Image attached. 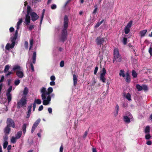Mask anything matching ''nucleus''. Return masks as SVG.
Masks as SVG:
<instances>
[{
	"mask_svg": "<svg viewBox=\"0 0 152 152\" xmlns=\"http://www.w3.org/2000/svg\"><path fill=\"white\" fill-rule=\"evenodd\" d=\"M12 89V86H10L7 91L6 94H11L10 92L11 91Z\"/></svg>",
	"mask_w": 152,
	"mask_h": 152,
	"instance_id": "a19ab883",
	"label": "nucleus"
},
{
	"mask_svg": "<svg viewBox=\"0 0 152 152\" xmlns=\"http://www.w3.org/2000/svg\"><path fill=\"white\" fill-rule=\"evenodd\" d=\"M40 119L39 118L33 124L31 130V132L32 133H33L34 132L35 129L37 128L40 123Z\"/></svg>",
	"mask_w": 152,
	"mask_h": 152,
	"instance_id": "4468645a",
	"label": "nucleus"
},
{
	"mask_svg": "<svg viewBox=\"0 0 152 152\" xmlns=\"http://www.w3.org/2000/svg\"><path fill=\"white\" fill-rule=\"evenodd\" d=\"M46 96H45V98L44 99H42V97H41L42 99L43 100L42 102L43 104L45 105H46L49 104L51 99V97L50 95H48L47 98Z\"/></svg>",
	"mask_w": 152,
	"mask_h": 152,
	"instance_id": "1a4fd4ad",
	"label": "nucleus"
},
{
	"mask_svg": "<svg viewBox=\"0 0 152 152\" xmlns=\"http://www.w3.org/2000/svg\"><path fill=\"white\" fill-rule=\"evenodd\" d=\"M106 71L104 68H103L102 69V73L100 74V80L102 81L103 83H105L106 78L104 76L105 75Z\"/></svg>",
	"mask_w": 152,
	"mask_h": 152,
	"instance_id": "9d476101",
	"label": "nucleus"
},
{
	"mask_svg": "<svg viewBox=\"0 0 152 152\" xmlns=\"http://www.w3.org/2000/svg\"><path fill=\"white\" fill-rule=\"evenodd\" d=\"M18 31L16 30L15 32V34L11 37V42H12L11 44V47L14 48L15 45V42L18 34Z\"/></svg>",
	"mask_w": 152,
	"mask_h": 152,
	"instance_id": "423d86ee",
	"label": "nucleus"
},
{
	"mask_svg": "<svg viewBox=\"0 0 152 152\" xmlns=\"http://www.w3.org/2000/svg\"><path fill=\"white\" fill-rule=\"evenodd\" d=\"M73 85L74 86H75L77 83V77L76 75L74 74L73 75Z\"/></svg>",
	"mask_w": 152,
	"mask_h": 152,
	"instance_id": "6ab92c4d",
	"label": "nucleus"
},
{
	"mask_svg": "<svg viewBox=\"0 0 152 152\" xmlns=\"http://www.w3.org/2000/svg\"><path fill=\"white\" fill-rule=\"evenodd\" d=\"M32 63L34 64L36 63V53L35 51L33 52L32 56Z\"/></svg>",
	"mask_w": 152,
	"mask_h": 152,
	"instance_id": "aec40b11",
	"label": "nucleus"
},
{
	"mask_svg": "<svg viewBox=\"0 0 152 152\" xmlns=\"http://www.w3.org/2000/svg\"><path fill=\"white\" fill-rule=\"evenodd\" d=\"M101 24L99 23V22H97L96 25L95 26V28H97Z\"/></svg>",
	"mask_w": 152,
	"mask_h": 152,
	"instance_id": "0e129e2a",
	"label": "nucleus"
},
{
	"mask_svg": "<svg viewBox=\"0 0 152 152\" xmlns=\"http://www.w3.org/2000/svg\"><path fill=\"white\" fill-rule=\"evenodd\" d=\"M32 104L31 103L28 107V108H27L28 112H27V115L26 116V118H28L30 116L31 111V108H32Z\"/></svg>",
	"mask_w": 152,
	"mask_h": 152,
	"instance_id": "dca6fc26",
	"label": "nucleus"
},
{
	"mask_svg": "<svg viewBox=\"0 0 152 152\" xmlns=\"http://www.w3.org/2000/svg\"><path fill=\"white\" fill-rule=\"evenodd\" d=\"M152 144V142L151 141L149 140L148 141L146 142V144L148 145H151Z\"/></svg>",
	"mask_w": 152,
	"mask_h": 152,
	"instance_id": "052dcab7",
	"label": "nucleus"
},
{
	"mask_svg": "<svg viewBox=\"0 0 152 152\" xmlns=\"http://www.w3.org/2000/svg\"><path fill=\"white\" fill-rule=\"evenodd\" d=\"M57 7L56 5L54 4H52L51 6V8L52 10H54Z\"/></svg>",
	"mask_w": 152,
	"mask_h": 152,
	"instance_id": "8fccbe9b",
	"label": "nucleus"
},
{
	"mask_svg": "<svg viewBox=\"0 0 152 152\" xmlns=\"http://www.w3.org/2000/svg\"><path fill=\"white\" fill-rule=\"evenodd\" d=\"M7 126L12 127L13 128L15 127V123L14 121L10 118H8L7 121Z\"/></svg>",
	"mask_w": 152,
	"mask_h": 152,
	"instance_id": "ddd939ff",
	"label": "nucleus"
},
{
	"mask_svg": "<svg viewBox=\"0 0 152 152\" xmlns=\"http://www.w3.org/2000/svg\"><path fill=\"white\" fill-rule=\"evenodd\" d=\"M120 72L119 74V75L120 76H122L123 77H124L125 76V75L124 74V70H121L120 71Z\"/></svg>",
	"mask_w": 152,
	"mask_h": 152,
	"instance_id": "4c0bfd02",
	"label": "nucleus"
},
{
	"mask_svg": "<svg viewBox=\"0 0 152 152\" xmlns=\"http://www.w3.org/2000/svg\"><path fill=\"white\" fill-rule=\"evenodd\" d=\"M69 23V19L67 16H64V28L62 30L61 34L60 37V41L64 42L67 39V29L68 27Z\"/></svg>",
	"mask_w": 152,
	"mask_h": 152,
	"instance_id": "f257e3e1",
	"label": "nucleus"
},
{
	"mask_svg": "<svg viewBox=\"0 0 152 152\" xmlns=\"http://www.w3.org/2000/svg\"><path fill=\"white\" fill-rule=\"evenodd\" d=\"M16 139H17L15 137H12L11 139V142L14 143H15L16 142Z\"/></svg>",
	"mask_w": 152,
	"mask_h": 152,
	"instance_id": "c9c22d12",
	"label": "nucleus"
},
{
	"mask_svg": "<svg viewBox=\"0 0 152 152\" xmlns=\"http://www.w3.org/2000/svg\"><path fill=\"white\" fill-rule=\"evenodd\" d=\"M151 137V136L149 134H146L145 135V137L146 139L148 140L150 139Z\"/></svg>",
	"mask_w": 152,
	"mask_h": 152,
	"instance_id": "49530a36",
	"label": "nucleus"
},
{
	"mask_svg": "<svg viewBox=\"0 0 152 152\" xmlns=\"http://www.w3.org/2000/svg\"><path fill=\"white\" fill-rule=\"evenodd\" d=\"M54 81H52L50 82V86H53L55 85V83Z\"/></svg>",
	"mask_w": 152,
	"mask_h": 152,
	"instance_id": "bf43d9fd",
	"label": "nucleus"
},
{
	"mask_svg": "<svg viewBox=\"0 0 152 152\" xmlns=\"http://www.w3.org/2000/svg\"><path fill=\"white\" fill-rule=\"evenodd\" d=\"M119 109V106L118 104H117L115 108V113H114V115L115 116H117L118 114V110Z\"/></svg>",
	"mask_w": 152,
	"mask_h": 152,
	"instance_id": "393cba45",
	"label": "nucleus"
},
{
	"mask_svg": "<svg viewBox=\"0 0 152 152\" xmlns=\"http://www.w3.org/2000/svg\"><path fill=\"white\" fill-rule=\"evenodd\" d=\"M34 103H35V104H41V101L39 99H36L35 100Z\"/></svg>",
	"mask_w": 152,
	"mask_h": 152,
	"instance_id": "72a5a7b5",
	"label": "nucleus"
},
{
	"mask_svg": "<svg viewBox=\"0 0 152 152\" xmlns=\"http://www.w3.org/2000/svg\"><path fill=\"white\" fill-rule=\"evenodd\" d=\"M94 7H95V9L94 10V11L93 12V13L94 14H95L96 13L98 8L96 6H95Z\"/></svg>",
	"mask_w": 152,
	"mask_h": 152,
	"instance_id": "4d7b16f0",
	"label": "nucleus"
},
{
	"mask_svg": "<svg viewBox=\"0 0 152 152\" xmlns=\"http://www.w3.org/2000/svg\"><path fill=\"white\" fill-rule=\"evenodd\" d=\"M88 134V132L87 131H86L84 133L83 136V138H85L86 137Z\"/></svg>",
	"mask_w": 152,
	"mask_h": 152,
	"instance_id": "5fc2aeb1",
	"label": "nucleus"
},
{
	"mask_svg": "<svg viewBox=\"0 0 152 152\" xmlns=\"http://www.w3.org/2000/svg\"><path fill=\"white\" fill-rule=\"evenodd\" d=\"M29 15L31 18V20L34 22L37 20L39 18V16L35 12H31Z\"/></svg>",
	"mask_w": 152,
	"mask_h": 152,
	"instance_id": "f8f14e48",
	"label": "nucleus"
},
{
	"mask_svg": "<svg viewBox=\"0 0 152 152\" xmlns=\"http://www.w3.org/2000/svg\"><path fill=\"white\" fill-rule=\"evenodd\" d=\"M27 98L26 96L22 97L17 102V108H20L26 105L27 103Z\"/></svg>",
	"mask_w": 152,
	"mask_h": 152,
	"instance_id": "39448f33",
	"label": "nucleus"
},
{
	"mask_svg": "<svg viewBox=\"0 0 152 152\" xmlns=\"http://www.w3.org/2000/svg\"><path fill=\"white\" fill-rule=\"evenodd\" d=\"M11 44L10 45V43H7L5 47V49L7 50H10V48L12 49L13 48H12L11 47Z\"/></svg>",
	"mask_w": 152,
	"mask_h": 152,
	"instance_id": "c85d7f7f",
	"label": "nucleus"
},
{
	"mask_svg": "<svg viewBox=\"0 0 152 152\" xmlns=\"http://www.w3.org/2000/svg\"><path fill=\"white\" fill-rule=\"evenodd\" d=\"M11 131V129L9 127L7 126L4 129V132L5 134H8Z\"/></svg>",
	"mask_w": 152,
	"mask_h": 152,
	"instance_id": "f3484780",
	"label": "nucleus"
},
{
	"mask_svg": "<svg viewBox=\"0 0 152 152\" xmlns=\"http://www.w3.org/2000/svg\"><path fill=\"white\" fill-rule=\"evenodd\" d=\"M22 21H23V20H22V18H20L19 20L18 21L17 23V26H16V28H17L16 30H18V29L19 28L20 25L22 23Z\"/></svg>",
	"mask_w": 152,
	"mask_h": 152,
	"instance_id": "412c9836",
	"label": "nucleus"
},
{
	"mask_svg": "<svg viewBox=\"0 0 152 152\" xmlns=\"http://www.w3.org/2000/svg\"><path fill=\"white\" fill-rule=\"evenodd\" d=\"M104 41V38H102L101 36L97 37L95 40L96 43L97 45H103Z\"/></svg>",
	"mask_w": 152,
	"mask_h": 152,
	"instance_id": "6e6552de",
	"label": "nucleus"
},
{
	"mask_svg": "<svg viewBox=\"0 0 152 152\" xmlns=\"http://www.w3.org/2000/svg\"><path fill=\"white\" fill-rule=\"evenodd\" d=\"M20 81L18 79L15 81L14 84L15 86L18 85L20 83Z\"/></svg>",
	"mask_w": 152,
	"mask_h": 152,
	"instance_id": "c03bdc74",
	"label": "nucleus"
},
{
	"mask_svg": "<svg viewBox=\"0 0 152 152\" xmlns=\"http://www.w3.org/2000/svg\"><path fill=\"white\" fill-rule=\"evenodd\" d=\"M9 30L10 32H12L14 31V29L13 27H11L10 28Z\"/></svg>",
	"mask_w": 152,
	"mask_h": 152,
	"instance_id": "338daca9",
	"label": "nucleus"
},
{
	"mask_svg": "<svg viewBox=\"0 0 152 152\" xmlns=\"http://www.w3.org/2000/svg\"><path fill=\"white\" fill-rule=\"evenodd\" d=\"M132 75L134 78H136L137 76V74L134 70H133L132 71Z\"/></svg>",
	"mask_w": 152,
	"mask_h": 152,
	"instance_id": "2f4dec72",
	"label": "nucleus"
},
{
	"mask_svg": "<svg viewBox=\"0 0 152 152\" xmlns=\"http://www.w3.org/2000/svg\"><path fill=\"white\" fill-rule=\"evenodd\" d=\"M48 110L50 113H51L52 112V109L51 107H49L48 108Z\"/></svg>",
	"mask_w": 152,
	"mask_h": 152,
	"instance_id": "680f3d73",
	"label": "nucleus"
},
{
	"mask_svg": "<svg viewBox=\"0 0 152 152\" xmlns=\"http://www.w3.org/2000/svg\"><path fill=\"white\" fill-rule=\"evenodd\" d=\"M147 32V30L145 29L143 30L142 31H141L140 32V36L141 37H144L146 33Z\"/></svg>",
	"mask_w": 152,
	"mask_h": 152,
	"instance_id": "cd10ccee",
	"label": "nucleus"
},
{
	"mask_svg": "<svg viewBox=\"0 0 152 152\" xmlns=\"http://www.w3.org/2000/svg\"><path fill=\"white\" fill-rule=\"evenodd\" d=\"M53 90L52 87H49L48 89V91H46V88L42 87L41 89L40 92L42 93L41 97L42 99L45 98V96L50 95V94L53 91Z\"/></svg>",
	"mask_w": 152,
	"mask_h": 152,
	"instance_id": "f03ea898",
	"label": "nucleus"
},
{
	"mask_svg": "<svg viewBox=\"0 0 152 152\" xmlns=\"http://www.w3.org/2000/svg\"><path fill=\"white\" fill-rule=\"evenodd\" d=\"M45 11V10L43 9L42 12L41 17V19H40V25H41L42 23V21L43 20L44 17Z\"/></svg>",
	"mask_w": 152,
	"mask_h": 152,
	"instance_id": "bb28decb",
	"label": "nucleus"
},
{
	"mask_svg": "<svg viewBox=\"0 0 152 152\" xmlns=\"http://www.w3.org/2000/svg\"><path fill=\"white\" fill-rule=\"evenodd\" d=\"M16 75L19 78H23L24 76V73L23 70H16Z\"/></svg>",
	"mask_w": 152,
	"mask_h": 152,
	"instance_id": "2eb2a0df",
	"label": "nucleus"
},
{
	"mask_svg": "<svg viewBox=\"0 0 152 152\" xmlns=\"http://www.w3.org/2000/svg\"><path fill=\"white\" fill-rule=\"evenodd\" d=\"M3 147L4 149L6 148L7 147L8 142L7 141L4 142Z\"/></svg>",
	"mask_w": 152,
	"mask_h": 152,
	"instance_id": "ea45409f",
	"label": "nucleus"
},
{
	"mask_svg": "<svg viewBox=\"0 0 152 152\" xmlns=\"http://www.w3.org/2000/svg\"><path fill=\"white\" fill-rule=\"evenodd\" d=\"M60 65L61 67H63L64 65V61H61L60 62Z\"/></svg>",
	"mask_w": 152,
	"mask_h": 152,
	"instance_id": "603ef678",
	"label": "nucleus"
},
{
	"mask_svg": "<svg viewBox=\"0 0 152 152\" xmlns=\"http://www.w3.org/2000/svg\"><path fill=\"white\" fill-rule=\"evenodd\" d=\"M126 81L127 82L129 83L131 81V78L128 72H126Z\"/></svg>",
	"mask_w": 152,
	"mask_h": 152,
	"instance_id": "a211bd4d",
	"label": "nucleus"
},
{
	"mask_svg": "<svg viewBox=\"0 0 152 152\" xmlns=\"http://www.w3.org/2000/svg\"><path fill=\"white\" fill-rule=\"evenodd\" d=\"M63 146L62 145H61L60 148V152H63Z\"/></svg>",
	"mask_w": 152,
	"mask_h": 152,
	"instance_id": "e2e57ef3",
	"label": "nucleus"
},
{
	"mask_svg": "<svg viewBox=\"0 0 152 152\" xmlns=\"http://www.w3.org/2000/svg\"><path fill=\"white\" fill-rule=\"evenodd\" d=\"M150 132V127L149 126H147L145 129V133H149Z\"/></svg>",
	"mask_w": 152,
	"mask_h": 152,
	"instance_id": "c756f323",
	"label": "nucleus"
},
{
	"mask_svg": "<svg viewBox=\"0 0 152 152\" xmlns=\"http://www.w3.org/2000/svg\"><path fill=\"white\" fill-rule=\"evenodd\" d=\"M124 120L126 123H129L130 122V118L127 116H125L123 117Z\"/></svg>",
	"mask_w": 152,
	"mask_h": 152,
	"instance_id": "4be33fe9",
	"label": "nucleus"
},
{
	"mask_svg": "<svg viewBox=\"0 0 152 152\" xmlns=\"http://www.w3.org/2000/svg\"><path fill=\"white\" fill-rule=\"evenodd\" d=\"M133 21H130L127 24L126 26L124 28V32L125 34H127L130 32V28L132 26Z\"/></svg>",
	"mask_w": 152,
	"mask_h": 152,
	"instance_id": "9b49d317",
	"label": "nucleus"
},
{
	"mask_svg": "<svg viewBox=\"0 0 152 152\" xmlns=\"http://www.w3.org/2000/svg\"><path fill=\"white\" fill-rule=\"evenodd\" d=\"M30 67H31V69L32 70V72H34V66L33 64H32V63H30Z\"/></svg>",
	"mask_w": 152,
	"mask_h": 152,
	"instance_id": "09e8293b",
	"label": "nucleus"
},
{
	"mask_svg": "<svg viewBox=\"0 0 152 152\" xmlns=\"http://www.w3.org/2000/svg\"><path fill=\"white\" fill-rule=\"evenodd\" d=\"M21 68L20 66L18 65L14 66L12 69L15 72L16 70H21Z\"/></svg>",
	"mask_w": 152,
	"mask_h": 152,
	"instance_id": "a878e982",
	"label": "nucleus"
},
{
	"mask_svg": "<svg viewBox=\"0 0 152 152\" xmlns=\"http://www.w3.org/2000/svg\"><path fill=\"white\" fill-rule=\"evenodd\" d=\"M50 79L52 81H54L56 79V78L54 75H52L50 77Z\"/></svg>",
	"mask_w": 152,
	"mask_h": 152,
	"instance_id": "6e6d98bb",
	"label": "nucleus"
},
{
	"mask_svg": "<svg viewBox=\"0 0 152 152\" xmlns=\"http://www.w3.org/2000/svg\"><path fill=\"white\" fill-rule=\"evenodd\" d=\"M28 88L26 87L24 88L23 92V95H25V96H26V95H27V94L28 93Z\"/></svg>",
	"mask_w": 152,
	"mask_h": 152,
	"instance_id": "7c9ffc66",
	"label": "nucleus"
},
{
	"mask_svg": "<svg viewBox=\"0 0 152 152\" xmlns=\"http://www.w3.org/2000/svg\"><path fill=\"white\" fill-rule=\"evenodd\" d=\"M43 106L42 105H41L39 107L38 110L39 111H41L43 109Z\"/></svg>",
	"mask_w": 152,
	"mask_h": 152,
	"instance_id": "13d9d810",
	"label": "nucleus"
},
{
	"mask_svg": "<svg viewBox=\"0 0 152 152\" xmlns=\"http://www.w3.org/2000/svg\"><path fill=\"white\" fill-rule=\"evenodd\" d=\"M127 38L126 37H124L123 40V42L124 45H125L127 44Z\"/></svg>",
	"mask_w": 152,
	"mask_h": 152,
	"instance_id": "a18cd8bd",
	"label": "nucleus"
},
{
	"mask_svg": "<svg viewBox=\"0 0 152 152\" xmlns=\"http://www.w3.org/2000/svg\"><path fill=\"white\" fill-rule=\"evenodd\" d=\"M34 26L33 25H31L28 27V29L29 31H31L34 28Z\"/></svg>",
	"mask_w": 152,
	"mask_h": 152,
	"instance_id": "37998d69",
	"label": "nucleus"
},
{
	"mask_svg": "<svg viewBox=\"0 0 152 152\" xmlns=\"http://www.w3.org/2000/svg\"><path fill=\"white\" fill-rule=\"evenodd\" d=\"M27 12L25 18V23L26 25H29L30 22L31 18L29 15L31 12V9L30 6L28 5L27 7Z\"/></svg>",
	"mask_w": 152,
	"mask_h": 152,
	"instance_id": "7ed1b4c3",
	"label": "nucleus"
},
{
	"mask_svg": "<svg viewBox=\"0 0 152 152\" xmlns=\"http://www.w3.org/2000/svg\"><path fill=\"white\" fill-rule=\"evenodd\" d=\"M24 46L25 48L26 49L28 48V43L27 41H26L24 43Z\"/></svg>",
	"mask_w": 152,
	"mask_h": 152,
	"instance_id": "de8ad7c7",
	"label": "nucleus"
},
{
	"mask_svg": "<svg viewBox=\"0 0 152 152\" xmlns=\"http://www.w3.org/2000/svg\"><path fill=\"white\" fill-rule=\"evenodd\" d=\"M92 152H97L96 148H92Z\"/></svg>",
	"mask_w": 152,
	"mask_h": 152,
	"instance_id": "774afa93",
	"label": "nucleus"
},
{
	"mask_svg": "<svg viewBox=\"0 0 152 152\" xmlns=\"http://www.w3.org/2000/svg\"><path fill=\"white\" fill-rule=\"evenodd\" d=\"M12 148V146L11 145H9L7 147V150L8 151H10L11 149Z\"/></svg>",
	"mask_w": 152,
	"mask_h": 152,
	"instance_id": "69168bd1",
	"label": "nucleus"
},
{
	"mask_svg": "<svg viewBox=\"0 0 152 152\" xmlns=\"http://www.w3.org/2000/svg\"><path fill=\"white\" fill-rule=\"evenodd\" d=\"M10 67V66L9 65H6L5 67V69L4 70V72L6 73V72H7L8 70L9 69Z\"/></svg>",
	"mask_w": 152,
	"mask_h": 152,
	"instance_id": "e433bc0d",
	"label": "nucleus"
},
{
	"mask_svg": "<svg viewBox=\"0 0 152 152\" xmlns=\"http://www.w3.org/2000/svg\"><path fill=\"white\" fill-rule=\"evenodd\" d=\"M131 96L129 93H128L126 95V98L129 101L131 100Z\"/></svg>",
	"mask_w": 152,
	"mask_h": 152,
	"instance_id": "79ce46f5",
	"label": "nucleus"
},
{
	"mask_svg": "<svg viewBox=\"0 0 152 152\" xmlns=\"http://www.w3.org/2000/svg\"><path fill=\"white\" fill-rule=\"evenodd\" d=\"M6 96L8 102L9 103L12 100V94H6Z\"/></svg>",
	"mask_w": 152,
	"mask_h": 152,
	"instance_id": "5701e85b",
	"label": "nucleus"
},
{
	"mask_svg": "<svg viewBox=\"0 0 152 152\" xmlns=\"http://www.w3.org/2000/svg\"><path fill=\"white\" fill-rule=\"evenodd\" d=\"M136 87L138 91H141L143 90L145 91H147L148 89L147 86L145 85H142V86H141L140 84H137Z\"/></svg>",
	"mask_w": 152,
	"mask_h": 152,
	"instance_id": "0eeeda50",
	"label": "nucleus"
},
{
	"mask_svg": "<svg viewBox=\"0 0 152 152\" xmlns=\"http://www.w3.org/2000/svg\"><path fill=\"white\" fill-rule=\"evenodd\" d=\"M22 133L21 131H20L18 132L15 135L16 138L17 139L20 138L22 135Z\"/></svg>",
	"mask_w": 152,
	"mask_h": 152,
	"instance_id": "b1692460",
	"label": "nucleus"
},
{
	"mask_svg": "<svg viewBox=\"0 0 152 152\" xmlns=\"http://www.w3.org/2000/svg\"><path fill=\"white\" fill-rule=\"evenodd\" d=\"M148 52L150 55L151 56H152V47L151 46L149 48Z\"/></svg>",
	"mask_w": 152,
	"mask_h": 152,
	"instance_id": "864d4df0",
	"label": "nucleus"
},
{
	"mask_svg": "<svg viewBox=\"0 0 152 152\" xmlns=\"http://www.w3.org/2000/svg\"><path fill=\"white\" fill-rule=\"evenodd\" d=\"M114 58L113 62L114 63L115 61L120 62L121 61V57L119 53L118 50L117 49H114L113 52Z\"/></svg>",
	"mask_w": 152,
	"mask_h": 152,
	"instance_id": "20e7f679",
	"label": "nucleus"
},
{
	"mask_svg": "<svg viewBox=\"0 0 152 152\" xmlns=\"http://www.w3.org/2000/svg\"><path fill=\"white\" fill-rule=\"evenodd\" d=\"M98 69V67L97 66L95 67V69L94 72V75H96Z\"/></svg>",
	"mask_w": 152,
	"mask_h": 152,
	"instance_id": "3c124183",
	"label": "nucleus"
},
{
	"mask_svg": "<svg viewBox=\"0 0 152 152\" xmlns=\"http://www.w3.org/2000/svg\"><path fill=\"white\" fill-rule=\"evenodd\" d=\"M33 43V39H30V47L29 50H30L32 47V46Z\"/></svg>",
	"mask_w": 152,
	"mask_h": 152,
	"instance_id": "f704fd0d",
	"label": "nucleus"
},
{
	"mask_svg": "<svg viewBox=\"0 0 152 152\" xmlns=\"http://www.w3.org/2000/svg\"><path fill=\"white\" fill-rule=\"evenodd\" d=\"M8 134H5L3 138L4 142L7 141L8 140Z\"/></svg>",
	"mask_w": 152,
	"mask_h": 152,
	"instance_id": "58836bf2",
	"label": "nucleus"
},
{
	"mask_svg": "<svg viewBox=\"0 0 152 152\" xmlns=\"http://www.w3.org/2000/svg\"><path fill=\"white\" fill-rule=\"evenodd\" d=\"M26 124H24L22 126V129L23 133L25 134L26 132Z\"/></svg>",
	"mask_w": 152,
	"mask_h": 152,
	"instance_id": "473e14b6",
	"label": "nucleus"
}]
</instances>
